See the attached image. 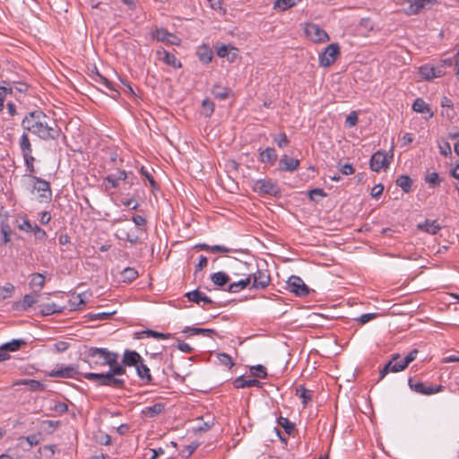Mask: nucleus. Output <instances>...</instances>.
<instances>
[{
  "instance_id": "59",
  "label": "nucleus",
  "mask_w": 459,
  "mask_h": 459,
  "mask_svg": "<svg viewBox=\"0 0 459 459\" xmlns=\"http://www.w3.org/2000/svg\"><path fill=\"white\" fill-rule=\"evenodd\" d=\"M132 221L135 224L136 227H138L139 230L145 231L144 227L146 226L147 221L144 217L141 215H134L132 217Z\"/></svg>"
},
{
  "instance_id": "26",
  "label": "nucleus",
  "mask_w": 459,
  "mask_h": 459,
  "mask_svg": "<svg viewBox=\"0 0 459 459\" xmlns=\"http://www.w3.org/2000/svg\"><path fill=\"white\" fill-rule=\"evenodd\" d=\"M182 333H187L189 335H198L201 334L204 337H212V335L216 334L217 332L214 329L210 328H197V327H191V326H186Z\"/></svg>"
},
{
  "instance_id": "2",
  "label": "nucleus",
  "mask_w": 459,
  "mask_h": 459,
  "mask_svg": "<svg viewBox=\"0 0 459 459\" xmlns=\"http://www.w3.org/2000/svg\"><path fill=\"white\" fill-rule=\"evenodd\" d=\"M21 126L25 132H30L44 141L56 140L60 134L56 122L41 110L29 112L22 120Z\"/></svg>"
},
{
  "instance_id": "45",
  "label": "nucleus",
  "mask_w": 459,
  "mask_h": 459,
  "mask_svg": "<svg viewBox=\"0 0 459 459\" xmlns=\"http://www.w3.org/2000/svg\"><path fill=\"white\" fill-rule=\"evenodd\" d=\"M424 179L425 182L431 187L438 186L441 183L439 176L437 172H428L425 175Z\"/></svg>"
},
{
  "instance_id": "58",
  "label": "nucleus",
  "mask_w": 459,
  "mask_h": 459,
  "mask_svg": "<svg viewBox=\"0 0 459 459\" xmlns=\"http://www.w3.org/2000/svg\"><path fill=\"white\" fill-rule=\"evenodd\" d=\"M273 140L280 148H283L290 143V140L285 133H280Z\"/></svg>"
},
{
  "instance_id": "39",
  "label": "nucleus",
  "mask_w": 459,
  "mask_h": 459,
  "mask_svg": "<svg viewBox=\"0 0 459 459\" xmlns=\"http://www.w3.org/2000/svg\"><path fill=\"white\" fill-rule=\"evenodd\" d=\"M15 225L20 230L26 233L31 232L33 227L26 215H23L22 218H17L15 220Z\"/></svg>"
},
{
  "instance_id": "51",
  "label": "nucleus",
  "mask_w": 459,
  "mask_h": 459,
  "mask_svg": "<svg viewBox=\"0 0 459 459\" xmlns=\"http://www.w3.org/2000/svg\"><path fill=\"white\" fill-rule=\"evenodd\" d=\"M13 290L14 287L10 283L5 286H0V301L10 298Z\"/></svg>"
},
{
  "instance_id": "46",
  "label": "nucleus",
  "mask_w": 459,
  "mask_h": 459,
  "mask_svg": "<svg viewBox=\"0 0 459 459\" xmlns=\"http://www.w3.org/2000/svg\"><path fill=\"white\" fill-rule=\"evenodd\" d=\"M277 423L281 428H283L284 431L289 435H290L295 429V425L292 422H290L287 418L282 417V416H280L277 419Z\"/></svg>"
},
{
  "instance_id": "32",
  "label": "nucleus",
  "mask_w": 459,
  "mask_h": 459,
  "mask_svg": "<svg viewBox=\"0 0 459 459\" xmlns=\"http://www.w3.org/2000/svg\"><path fill=\"white\" fill-rule=\"evenodd\" d=\"M65 307H58L55 303L42 304L39 306V311L43 316H50L53 314H60L64 311Z\"/></svg>"
},
{
  "instance_id": "57",
  "label": "nucleus",
  "mask_w": 459,
  "mask_h": 459,
  "mask_svg": "<svg viewBox=\"0 0 459 459\" xmlns=\"http://www.w3.org/2000/svg\"><path fill=\"white\" fill-rule=\"evenodd\" d=\"M24 384H27L31 391H41L44 390L45 387L43 383L35 379L26 380Z\"/></svg>"
},
{
  "instance_id": "42",
  "label": "nucleus",
  "mask_w": 459,
  "mask_h": 459,
  "mask_svg": "<svg viewBox=\"0 0 459 459\" xmlns=\"http://www.w3.org/2000/svg\"><path fill=\"white\" fill-rule=\"evenodd\" d=\"M48 410L51 411H56L59 414H63L68 411V406L65 403L52 400L49 403Z\"/></svg>"
},
{
  "instance_id": "56",
  "label": "nucleus",
  "mask_w": 459,
  "mask_h": 459,
  "mask_svg": "<svg viewBox=\"0 0 459 459\" xmlns=\"http://www.w3.org/2000/svg\"><path fill=\"white\" fill-rule=\"evenodd\" d=\"M218 359L221 365L229 368H230L234 365L231 357L226 353H219Z\"/></svg>"
},
{
  "instance_id": "5",
  "label": "nucleus",
  "mask_w": 459,
  "mask_h": 459,
  "mask_svg": "<svg viewBox=\"0 0 459 459\" xmlns=\"http://www.w3.org/2000/svg\"><path fill=\"white\" fill-rule=\"evenodd\" d=\"M253 188L259 195H269L274 197L281 195L279 186L272 179H258L255 182Z\"/></svg>"
},
{
  "instance_id": "21",
  "label": "nucleus",
  "mask_w": 459,
  "mask_h": 459,
  "mask_svg": "<svg viewBox=\"0 0 459 459\" xmlns=\"http://www.w3.org/2000/svg\"><path fill=\"white\" fill-rule=\"evenodd\" d=\"M238 51V48L231 45H221L216 49V53L220 57H228L230 61H234Z\"/></svg>"
},
{
  "instance_id": "61",
  "label": "nucleus",
  "mask_w": 459,
  "mask_h": 459,
  "mask_svg": "<svg viewBox=\"0 0 459 459\" xmlns=\"http://www.w3.org/2000/svg\"><path fill=\"white\" fill-rule=\"evenodd\" d=\"M439 152L446 157L452 153L450 143L447 141L439 143Z\"/></svg>"
},
{
  "instance_id": "49",
  "label": "nucleus",
  "mask_w": 459,
  "mask_h": 459,
  "mask_svg": "<svg viewBox=\"0 0 459 459\" xmlns=\"http://www.w3.org/2000/svg\"><path fill=\"white\" fill-rule=\"evenodd\" d=\"M24 163L27 169V171L30 173V177H33L32 174L35 173L34 161L35 158L32 154L23 155Z\"/></svg>"
},
{
  "instance_id": "6",
  "label": "nucleus",
  "mask_w": 459,
  "mask_h": 459,
  "mask_svg": "<svg viewBox=\"0 0 459 459\" xmlns=\"http://www.w3.org/2000/svg\"><path fill=\"white\" fill-rule=\"evenodd\" d=\"M408 385L413 392L420 394H423V395H431L434 394H437V393L443 391V389H444V386L442 385H428L423 382L415 381L411 377L409 378Z\"/></svg>"
},
{
  "instance_id": "13",
  "label": "nucleus",
  "mask_w": 459,
  "mask_h": 459,
  "mask_svg": "<svg viewBox=\"0 0 459 459\" xmlns=\"http://www.w3.org/2000/svg\"><path fill=\"white\" fill-rule=\"evenodd\" d=\"M289 290L290 292L294 293L298 297H306L309 294V289L303 281V280L299 277L292 275L289 278L288 281Z\"/></svg>"
},
{
  "instance_id": "16",
  "label": "nucleus",
  "mask_w": 459,
  "mask_h": 459,
  "mask_svg": "<svg viewBox=\"0 0 459 459\" xmlns=\"http://www.w3.org/2000/svg\"><path fill=\"white\" fill-rule=\"evenodd\" d=\"M156 55L159 56L160 60L173 68H180L182 66L181 62L177 59L175 55L165 50L163 48L157 49Z\"/></svg>"
},
{
  "instance_id": "35",
  "label": "nucleus",
  "mask_w": 459,
  "mask_h": 459,
  "mask_svg": "<svg viewBox=\"0 0 459 459\" xmlns=\"http://www.w3.org/2000/svg\"><path fill=\"white\" fill-rule=\"evenodd\" d=\"M45 284V277L41 273H33L30 281V286L35 292H39Z\"/></svg>"
},
{
  "instance_id": "55",
  "label": "nucleus",
  "mask_w": 459,
  "mask_h": 459,
  "mask_svg": "<svg viewBox=\"0 0 459 459\" xmlns=\"http://www.w3.org/2000/svg\"><path fill=\"white\" fill-rule=\"evenodd\" d=\"M308 196L311 201L318 202L317 197H325L326 194L322 188H313L308 192Z\"/></svg>"
},
{
  "instance_id": "17",
  "label": "nucleus",
  "mask_w": 459,
  "mask_h": 459,
  "mask_svg": "<svg viewBox=\"0 0 459 459\" xmlns=\"http://www.w3.org/2000/svg\"><path fill=\"white\" fill-rule=\"evenodd\" d=\"M279 169L282 171L293 172L299 167V160L290 158L284 154L279 160Z\"/></svg>"
},
{
  "instance_id": "41",
  "label": "nucleus",
  "mask_w": 459,
  "mask_h": 459,
  "mask_svg": "<svg viewBox=\"0 0 459 459\" xmlns=\"http://www.w3.org/2000/svg\"><path fill=\"white\" fill-rule=\"evenodd\" d=\"M138 277V272L133 267H126L121 272V279L124 282H131Z\"/></svg>"
},
{
  "instance_id": "53",
  "label": "nucleus",
  "mask_w": 459,
  "mask_h": 459,
  "mask_svg": "<svg viewBox=\"0 0 459 459\" xmlns=\"http://www.w3.org/2000/svg\"><path fill=\"white\" fill-rule=\"evenodd\" d=\"M1 232H2V235H3V242L4 244L10 242L11 240V234H12V230L9 226L8 223H2L1 224Z\"/></svg>"
},
{
  "instance_id": "36",
  "label": "nucleus",
  "mask_w": 459,
  "mask_h": 459,
  "mask_svg": "<svg viewBox=\"0 0 459 459\" xmlns=\"http://www.w3.org/2000/svg\"><path fill=\"white\" fill-rule=\"evenodd\" d=\"M136 373L139 378L144 380L146 383H151L152 380V377L150 373V368L142 362H140L136 367Z\"/></svg>"
},
{
  "instance_id": "52",
  "label": "nucleus",
  "mask_w": 459,
  "mask_h": 459,
  "mask_svg": "<svg viewBox=\"0 0 459 459\" xmlns=\"http://www.w3.org/2000/svg\"><path fill=\"white\" fill-rule=\"evenodd\" d=\"M251 373L253 376L259 378H265L267 377L266 368L260 364L252 367Z\"/></svg>"
},
{
  "instance_id": "9",
  "label": "nucleus",
  "mask_w": 459,
  "mask_h": 459,
  "mask_svg": "<svg viewBox=\"0 0 459 459\" xmlns=\"http://www.w3.org/2000/svg\"><path fill=\"white\" fill-rule=\"evenodd\" d=\"M305 33L316 43H325L330 39L328 33L316 23H307L305 27Z\"/></svg>"
},
{
  "instance_id": "43",
  "label": "nucleus",
  "mask_w": 459,
  "mask_h": 459,
  "mask_svg": "<svg viewBox=\"0 0 459 459\" xmlns=\"http://www.w3.org/2000/svg\"><path fill=\"white\" fill-rule=\"evenodd\" d=\"M250 264L247 262H242L240 260H236L235 268L238 272L234 273L235 275H245L247 277L251 272L249 270Z\"/></svg>"
},
{
  "instance_id": "18",
  "label": "nucleus",
  "mask_w": 459,
  "mask_h": 459,
  "mask_svg": "<svg viewBox=\"0 0 459 459\" xmlns=\"http://www.w3.org/2000/svg\"><path fill=\"white\" fill-rule=\"evenodd\" d=\"M142 360L143 358L138 352L135 351L126 350L123 354L122 364L120 365L124 366L125 368L126 366L136 367L140 362H142Z\"/></svg>"
},
{
  "instance_id": "37",
  "label": "nucleus",
  "mask_w": 459,
  "mask_h": 459,
  "mask_svg": "<svg viewBox=\"0 0 459 459\" xmlns=\"http://www.w3.org/2000/svg\"><path fill=\"white\" fill-rule=\"evenodd\" d=\"M296 395L302 400L303 407H307V403L312 401L311 391L307 389L304 385L296 387Z\"/></svg>"
},
{
  "instance_id": "38",
  "label": "nucleus",
  "mask_w": 459,
  "mask_h": 459,
  "mask_svg": "<svg viewBox=\"0 0 459 459\" xmlns=\"http://www.w3.org/2000/svg\"><path fill=\"white\" fill-rule=\"evenodd\" d=\"M395 182L404 193H410L411 191L412 180L409 176L402 175L397 178Z\"/></svg>"
},
{
  "instance_id": "50",
  "label": "nucleus",
  "mask_w": 459,
  "mask_h": 459,
  "mask_svg": "<svg viewBox=\"0 0 459 459\" xmlns=\"http://www.w3.org/2000/svg\"><path fill=\"white\" fill-rule=\"evenodd\" d=\"M296 4L294 0H276L274 2V8H279L281 11H286Z\"/></svg>"
},
{
  "instance_id": "3",
  "label": "nucleus",
  "mask_w": 459,
  "mask_h": 459,
  "mask_svg": "<svg viewBox=\"0 0 459 459\" xmlns=\"http://www.w3.org/2000/svg\"><path fill=\"white\" fill-rule=\"evenodd\" d=\"M437 3V0H403V10L407 15H416L431 9Z\"/></svg>"
},
{
  "instance_id": "15",
  "label": "nucleus",
  "mask_w": 459,
  "mask_h": 459,
  "mask_svg": "<svg viewBox=\"0 0 459 459\" xmlns=\"http://www.w3.org/2000/svg\"><path fill=\"white\" fill-rule=\"evenodd\" d=\"M253 279L252 289L264 290L271 282L270 274L264 270L256 269L255 272L250 273Z\"/></svg>"
},
{
  "instance_id": "33",
  "label": "nucleus",
  "mask_w": 459,
  "mask_h": 459,
  "mask_svg": "<svg viewBox=\"0 0 459 459\" xmlns=\"http://www.w3.org/2000/svg\"><path fill=\"white\" fill-rule=\"evenodd\" d=\"M20 149L22 152V155L32 154V146L28 136L27 132H23V134L20 137L19 141Z\"/></svg>"
},
{
  "instance_id": "54",
  "label": "nucleus",
  "mask_w": 459,
  "mask_h": 459,
  "mask_svg": "<svg viewBox=\"0 0 459 459\" xmlns=\"http://www.w3.org/2000/svg\"><path fill=\"white\" fill-rule=\"evenodd\" d=\"M31 232H33L36 239L44 241L47 238L46 231L37 224L33 225Z\"/></svg>"
},
{
  "instance_id": "44",
  "label": "nucleus",
  "mask_w": 459,
  "mask_h": 459,
  "mask_svg": "<svg viewBox=\"0 0 459 459\" xmlns=\"http://www.w3.org/2000/svg\"><path fill=\"white\" fill-rule=\"evenodd\" d=\"M214 108H215V105L214 103L209 100V99H204L202 102V109H203V115L205 117H210L212 113L214 112Z\"/></svg>"
},
{
  "instance_id": "7",
  "label": "nucleus",
  "mask_w": 459,
  "mask_h": 459,
  "mask_svg": "<svg viewBox=\"0 0 459 459\" xmlns=\"http://www.w3.org/2000/svg\"><path fill=\"white\" fill-rule=\"evenodd\" d=\"M340 56V47L337 43L328 45L319 55V65L324 67L333 65Z\"/></svg>"
},
{
  "instance_id": "28",
  "label": "nucleus",
  "mask_w": 459,
  "mask_h": 459,
  "mask_svg": "<svg viewBox=\"0 0 459 459\" xmlns=\"http://www.w3.org/2000/svg\"><path fill=\"white\" fill-rule=\"evenodd\" d=\"M36 302L37 299L33 295L26 294L22 300L15 303L14 307L17 310L24 311L32 307Z\"/></svg>"
},
{
  "instance_id": "12",
  "label": "nucleus",
  "mask_w": 459,
  "mask_h": 459,
  "mask_svg": "<svg viewBox=\"0 0 459 459\" xmlns=\"http://www.w3.org/2000/svg\"><path fill=\"white\" fill-rule=\"evenodd\" d=\"M153 39L168 45L178 46L181 42L180 39L173 33L169 32L164 28H157L152 31Z\"/></svg>"
},
{
  "instance_id": "64",
  "label": "nucleus",
  "mask_w": 459,
  "mask_h": 459,
  "mask_svg": "<svg viewBox=\"0 0 459 459\" xmlns=\"http://www.w3.org/2000/svg\"><path fill=\"white\" fill-rule=\"evenodd\" d=\"M377 316V314L376 313H366V314H362L359 318H358V321L361 324V325H364L369 321H371L372 319H375L376 317Z\"/></svg>"
},
{
  "instance_id": "27",
  "label": "nucleus",
  "mask_w": 459,
  "mask_h": 459,
  "mask_svg": "<svg viewBox=\"0 0 459 459\" xmlns=\"http://www.w3.org/2000/svg\"><path fill=\"white\" fill-rule=\"evenodd\" d=\"M418 229L429 234L435 235L440 230L441 227L437 221L426 220L424 222L418 224Z\"/></svg>"
},
{
  "instance_id": "29",
  "label": "nucleus",
  "mask_w": 459,
  "mask_h": 459,
  "mask_svg": "<svg viewBox=\"0 0 459 459\" xmlns=\"http://www.w3.org/2000/svg\"><path fill=\"white\" fill-rule=\"evenodd\" d=\"M164 404L160 403H154L151 406L144 407L142 411L143 415L148 418H153L164 411Z\"/></svg>"
},
{
  "instance_id": "23",
  "label": "nucleus",
  "mask_w": 459,
  "mask_h": 459,
  "mask_svg": "<svg viewBox=\"0 0 459 459\" xmlns=\"http://www.w3.org/2000/svg\"><path fill=\"white\" fill-rule=\"evenodd\" d=\"M411 108L412 110L416 113L429 114V117H432L434 116L430 106L422 98H417L412 103Z\"/></svg>"
},
{
  "instance_id": "25",
  "label": "nucleus",
  "mask_w": 459,
  "mask_h": 459,
  "mask_svg": "<svg viewBox=\"0 0 459 459\" xmlns=\"http://www.w3.org/2000/svg\"><path fill=\"white\" fill-rule=\"evenodd\" d=\"M259 160L263 163L273 165L277 160V153L274 148L267 147L259 153Z\"/></svg>"
},
{
  "instance_id": "62",
  "label": "nucleus",
  "mask_w": 459,
  "mask_h": 459,
  "mask_svg": "<svg viewBox=\"0 0 459 459\" xmlns=\"http://www.w3.org/2000/svg\"><path fill=\"white\" fill-rule=\"evenodd\" d=\"M383 191H384V186L382 184H377L371 188L370 195L373 198L377 199L381 196V195L383 194Z\"/></svg>"
},
{
  "instance_id": "20",
  "label": "nucleus",
  "mask_w": 459,
  "mask_h": 459,
  "mask_svg": "<svg viewBox=\"0 0 459 459\" xmlns=\"http://www.w3.org/2000/svg\"><path fill=\"white\" fill-rule=\"evenodd\" d=\"M152 337L155 339L168 340L172 338V334L169 333H160L154 330L147 329L135 333V338Z\"/></svg>"
},
{
  "instance_id": "40",
  "label": "nucleus",
  "mask_w": 459,
  "mask_h": 459,
  "mask_svg": "<svg viewBox=\"0 0 459 459\" xmlns=\"http://www.w3.org/2000/svg\"><path fill=\"white\" fill-rule=\"evenodd\" d=\"M230 90L219 84L213 85L212 89V95L219 100H226L230 95Z\"/></svg>"
},
{
  "instance_id": "14",
  "label": "nucleus",
  "mask_w": 459,
  "mask_h": 459,
  "mask_svg": "<svg viewBox=\"0 0 459 459\" xmlns=\"http://www.w3.org/2000/svg\"><path fill=\"white\" fill-rule=\"evenodd\" d=\"M399 359L400 355L398 353L392 355V359L385 365L383 369L380 370V378L385 377V376L389 372L397 373L404 370L407 368L403 359L398 360Z\"/></svg>"
},
{
  "instance_id": "34",
  "label": "nucleus",
  "mask_w": 459,
  "mask_h": 459,
  "mask_svg": "<svg viewBox=\"0 0 459 459\" xmlns=\"http://www.w3.org/2000/svg\"><path fill=\"white\" fill-rule=\"evenodd\" d=\"M229 275L224 272H217L211 275V281L218 287H223L230 281Z\"/></svg>"
},
{
  "instance_id": "24",
  "label": "nucleus",
  "mask_w": 459,
  "mask_h": 459,
  "mask_svg": "<svg viewBox=\"0 0 459 459\" xmlns=\"http://www.w3.org/2000/svg\"><path fill=\"white\" fill-rule=\"evenodd\" d=\"M196 55L203 64H209L213 56L212 48L206 44H202L197 48Z\"/></svg>"
},
{
  "instance_id": "10",
  "label": "nucleus",
  "mask_w": 459,
  "mask_h": 459,
  "mask_svg": "<svg viewBox=\"0 0 459 459\" xmlns=\"http://www.w3.org/2000/svg\"><path fill=\"white\" fill-rule=\"evenodd\" d=\"M392 159L393 155L388 157L385 151H377L371 156L369 167L373 171L379 172L388 168Z\"/></svg>"
},
{
  "instance_id": "30",
  "label": "nucleus",
  "mask_w": 459,
  "mask_h": 459,
  "mask_svg": "<svg viewBox=\"0 0 459 459\" xmlns=\"http://www.w3.org/2000/svg\"><path fill=\"white\" fill-rule=\"evenodd\" d=\"M26 344L23 339H13L11 342H5L0 346V351H16L20 350L23 345Z\"/></svg>"
},
{
  "instance_id": "48",
  "label": "nucleus",
  "mask_w": 459,
  "mask_h": 459,
  "mask_svg": "<svg viewBox=\"0 0 459 459\" xmlns=\"http://www.w3.org/2000/svg\"><path fill=\"white\" fill-rule=\"evenodd\" d=\"M91 77V80L93 81V82H95L98 85L104 86V87L111 85V82L109 80H108L106 77H104L103 75H101L98 72L97 69H96L94 74H92Z\"/></svg>"
},
{
  "instance_id": "60",
  "label": "nucleus",
  "mask_w": 459,
  "mask_h": 459,
  "mask_svg": "<svg viewBox=\"0 0 459 459\" xmlns=\"http://www.w3.org/2000/svg\"><path fill=\"white\" fill-rule=\"evenodd\" d=\"M357 123H358V114L356 111H352L346 117L345 125L348 127H353L357 125Z\"/></svg>"
},
{
  "instance_id": "11",
  "label": "nucleus",
  "mask_w": 459,
  "mask_h": 459,
  "mask_svg": "<svg viewBox=\"0 0 459 459\" xmlns=\"http://www.w3.org/2000/svg\"><path fill=\"white\" fill-rule=\"evenodd\" d=\"M419 73L423 79L430 81L442 77L446 74V70H444L443 65L435 66L430 64H425L419 68Z\"/></svg>"
},
{
  "instance_id": "22",
  "label": "nucleus",
  "mask_w": 459,
  "mask_h": 459,
  "mask_svg": "<svg viewBox=\"0 0 459 459\" xmlns=\"http://www.w3.org/2000/svg\"><path fill=\"white\" fill-rule=\"evenodd\" d=\"M233 385L237 389L251 387V386L261 387L262 383L255 378L246 379L244 376H240V377H238L237 378H235V380L233 381Z\"/></svg>"
},
{
  "instance_id": "31",
  "label": "nucleus",
  "mask_w": 459,
  "mask_h": 459,
  "mask_svg": "<svg viewBox=\"0 0 459 459\" xmlns=\"http://www.w3.org/2000/svg\"><path fill=\"white\" fill-rule=\"evenodd\" d=\"M251 281V274H247V277L241 279L238 281L229 284L227 290L231 293H237L241 290H244Z\"/></svg>"
},
{
  "instance_id": "8",
  "label": "nucleus",
  "mask_w": 459,
  "mask_h": 459,
  "mask_svg": "<svg viewBox=\"0 0 459 459\" xmlns=\"http://www.w3.org/2000/svg\"><path fill=\"white\" fill-rule=\"evenodd\" d=\"M32 179L35 183L32 187V192L37 191L39 193V201L49 202L52 197L50 183L39 177H32Z\"/></svg>"
},
{
  "instance_id": "19",
  "label": "nucleus",
  "mask_w": 459,
  "mask_h": 459,
  "mask_svg": "<svg viewBox=\"0 0 459 459\" xmlns=\"http://www.w3.org/2000/svg\"><path fill=\"white\" fill-rule=\"evenodd\" d=\"M185 296L191 302L200 305L201 302L204 304H212L213 301L204 292H201L198 289L186 292Z\"/></svg>"
},
{
  "instance_id": "47",
  "label": "nucleus",
  "mask_w": 459,
  "mask_h": 459,
  "mask_svg": "<svg viewBox=\"0 0 459 459\" xmlns=\"http://www.w3.org/2000/svg\"><path fill=\"white\" fill-rule=\"evenodd\" d=\"M70 310H80L82 307L85 304L83 299L82 298V294L73 295L70 299Z\"/></svg>"
},
{
  "instance_id": "63",
  "label": "nucleus",
  "mask_w": 459,
  "mask_h": 459,
  "mask_svg": "<svg viewBox=\"0 0 459 459\" xmlns=\"http://www.w3.org/2000/svg\"><path fill=\"white\" fill-rule=\"evenodd\" d=\"M140 171H141V174H142L143 176H144V177L148 179V181H149V183H150L151 186H152V188H157V183H156V181L154 180V178H153V177L152 176V174H151V173H150V172H149V171H148L144 167H142Z\"/></svg>"
},
{
  "instance_id": "1",
  "label": "nucleus",
  "mask_w": 459,
  "mask_h": 459,
  "mask_svg": "<svg viewBox=\"0 0 459 459\" xmlns=\"http://www.w3.org/2000/svg\"><path fill=\"white\" fill-rule=\"evenodd\" d=\"M82 360L92 369H100L108 366L106 373H84L82 377L99 386L123 388L125 379L119 377L126 374V368L118 363V354L107 348L89 347L83 353Z\"/></svg>"
},
{
  "instance_id": "4",
  "label": "nucleus",
  "mask_w": 459,
  "mask_h": 459,
  "mask_svg": "<svg viewBox=\"0 0 459 459\" xmlns=\"http://www.w3.org/2000/svg\"><path fill=\"white\" fill-rule=\"evenodd\" d=\"M48 376L51 377L78 379L79 376H82V374L80 373L78 365L60 364L56 365V367L48 373Z\"/></svg>"
}]
</instances>
